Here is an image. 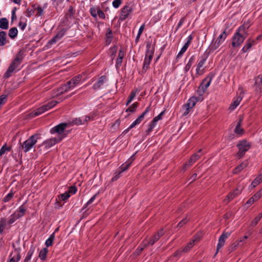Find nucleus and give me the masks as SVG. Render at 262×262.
I'll return each instance as SVG.
<instances>
[{"label":"nucleus","instance_id":"1","mask_svg":"<svg viewBox=\"0 0 262 262\" xmlns=\"http://www.w3.org/2000/svg\"><path fill=\"white\" fill-rule=\"evenodd\" d=\"M25 54L23 50H20L16 55L14 59L12 61L8 70L4 74L5 78H8L15 71L20 70V66L24 58Z\"/></svg>","mask_w":262,"mask_h":262},{"label":"nucleus","instance_id":"2","mask_svg":"<svg viewBox=\"0 0 262 262\" xmlns=\"http://www.w3.org/2000/svg\"><path fill=\"white\" fill-rule=\"evenodd\" d=\"M38 138V135L34 134L30 136L27 140L23 143L21 147L25 152L29 151L36 144Z\"/></svg>","mask_w":262,"mask_h":262},{"label":"nucleus","instance_id":"3","mask_svg":"<svg viewBox=\"0 0 262 262\" xmlns=\"http://www.w3.org/2000/svg\"><path fill=\"white\" fill-rule=\"evenodd\" d=\"M238 148V151L236 154V156L238 159H241L244 156L246 151H247L251 147V144L246 140L241 141L237 145Z\"/></svg>","mask_w":262,"mask_h":262},{"label":"nucleus","instance_id":"4","mask_svg":"<svg viewBox=\"0 0 262 262\" xmlns=\"http://www.w3.org/2000/svg\"><path fill=\"white\" fill-rule=\"evenodd\" d=\"M59 102L57 101L52 100L48 103L41 106L40 107H38L37 109L35 110L33 112L32 116L34 117L37 116L46 111L49 110V109L54 107L56 104H57Z\"/></svg>","mask_w":262,"mask_h":262},{"label":"nucleus","instance_id":"5","mask_svg":"<svg viewBox=\"0 0 262 262\" xmlns=\"http://www.w3.org/2000/svg\"><path fill=\"white\" fill-rule=\"evenodd\" d=\"M247 36L239 32L236 30L232 38V46L233 47L237 48L239 47L246 38Z\"/></svg>","mask_w":262,"mask_h":262},{"label":"nucleus","instance_id":"6","mask_svg":"<svg viewBox=\"0 0 262 262\" xmlns=\"http://www.w3.org/2000/svg\"><path fill=\"white\" fill-rule=\"evenodd\" d=\"M164 234V232L163 231V229H161L156 234L152 236L149 240H144L142 242V245H143L144 247L153 245L161 237L163 236Z\"/></svg>","mask_w":262,"mask_h":262},{"label":"nucleus","instance_id":"7","mask_svg":"<svg viewBox=\"0 0 262 262\" xmlns=\"http://www.w3.org/2000/svg\"><path fill=\"white\" fill-rule=\"evenodd\" d=\"M202 149H199L196 153L192 155L190 158L189 160L186 162L183 166L184 170H186L189 167L191 166L195 161L198 160L202 156L201 154Z\"/></svg>","mask_w":262,"mask_h":262},{"label":"nucleus","instance_id":"8","mask_svg":"<svg viewBox=\"0 0 262 262\" xmlns=\"http://www.w3.org/2000/svg\"><path fill=\"white\" fill-rule=\"evenodd\" d=\"M150 111H151L150 105L146 108L145 111L143 112L142 114L135 121H134L129 127L125 129L123 133H127L130 129L135 127L137 124L140 123V122L143 120L145 115Z\"/></svg>","mask_w":262,"mask_h":262},{"label":"nucleus","instance_id":"9","mask_svg":"<svg viewBox=\"0 0 262 262\" xmlns=\"http://www.w3.org/2000/svg\"><path fill=\"white\" fill-rule=\"evenodd\" d=\"M67 126L68 123H62L52 128L50 132L51 134L58 133L59 135L58 137H63V138L65 136H63L62 133H63L65 128Z\"/></svg>","mask_w":262,"mask_h":262},{"label":"nucleus","instance_id":"10","mask_svg":"<svg viewBox=\"0 0 262 262\" xmlns=\"http://www.w3.org/2000/svg\"><path fill=\"white\" fill-rule=\"evenodd\" d=\"M201 100L200 97H191L188 101L187 104L185 105L186 107V111L184 113V115H187L190 110L192 108V107L195 105L196 103Z\"/></svg>","mask_w":262,"mask_h":262},{"label":"nucleus","instance_id":"11","mask_svg":"<svg viewBox=\"0 0 262 262\" xmlns=\"http://www.w3.org/2000/svg\"><path fill=\"white\" fill-rule=\"evenodd\" d=\"M230 233L223 232V234L220 236L219 239V243L217 245L216 252L214 256L218 253L220 249H221L224 245L226 239L230 236Z\"/></svg>","mask_w":262,"mask_h":262},{"label":"nucleus","instance_id":"12","mask_svg":"<svg viewBox=\"0 0 262 262\" xmlns=\"http://www.w3.org/2000/svg\"><path fill=\"white\" fill-rule=\"evenodd\" d=\"M62 139L63 137H58L57 138L49 139L44 141L42 145L45 146L46 148H49L55 145L56 143L60 142Z\"/></svg>","mask_w":262,"mask_h":262},{"label":"nucleus","instance_id":"13","mask_svg":"<svg viewBox=\"0 0 262 262\" xmlns=\"http://www.w3.org/2000/svg\"><path fill=\"white\" fill-rule=\"evenodd\" d=\"M132 7L129 5L125 6L121 10L119 19L121 20H125L132 12Z\"/></svg>","mask_w":262,"mask_h":262},{"label":"nucleus","instance_id":"14","mask_svg":"<svg viewBox=\"0 0 262 262\" xmlns=\"http://www.w3.org/2000/svg\"><path fill=\"white\" fill-rule=\"evenodd\" d=\"M107 78L106 76L103 75L101 76L98 78V81L94 84L93 85V89L94 90H97L100 89L102 88V86L104 84V83L106 81Z\"/></svg>","mask_w":262,"mask_h":262},{"label":"nucleus","instance_id":"15","mask_svg":"<svg viewBox=\"0 0 262 262\" xmlns=\"http://www.w3.org/2000/svg\"><path fill=\"white\" fill-rule=\"evenodd\" d=\"M66 30L62 29L59 31L56 35L48 42V44L52 45L60 39L65 34Z\"/></svg>","mask_w":262,"mask_h":262},{"label":"nucleus","instance_id":"16","mask_svg":"<svg viewBox=\"0 0 262 262\" xmlns=\"http://www.w3.org/2000/svg\"><path fill=\"white\" fill-rule=\"evenodd\" d=\"M251 26V23L250 21H247L246 22H244L243 25L241 26H240L237 30V31L239 32H241L245 35L246 36H248V29L250 28Z\"/></svg>","mask_w":262,"mask_h":262},{"label":"nucleus","instance_id":"17","mask_svg":"<svg viewBox=\"0 0 262 262\" xmlns=\"http://www.w3.org/2000/svg\"><path fill=\"white\" fill-rule=\"evenodd\" d=\"M243 97V94L241 93L239 96L234 98L233 102L230 104L229 109L230 111L234 110L239 104Z\"/></svg>","mask_w":262,"mask_h":262},{"label":"nucleus","instance_id":"18","mask_svg":"<svg viewBox=\"0 0 262 262\" xmlns=\"http://www.w3.org/2000/svg\"><path fill=\"white\" fill-rule=\"evenodd\" d=\"M241 192V190L238 188H236L233 192L228 194L226 198L224 200L225 202H229L230 201L233 200L236 196H237Z\"/></svg>","mask_w":262,"mask_h":262},{"label":"nucleus","instance_id":"19","mask_svg":"<svg viewBox=\"0 0 262 262\" xmlns=\"http://www.w3.org/2000/svg\"><path fill=\"white\" fill-rule=\"evenodd\" d=\"M133 157V156H132L127 161H126L125 163L123 164L118 169L120 170V173H122V172L125 171L128 169L134 160V159Z\"/></svg>","mask_w":262,"mask_h":262},{"label":"nucleus","instance_id":"20","mask_svg":"<svg viewBox=\"0 0 262 262\" xmlns=\"http://www.w3.org/2000/svg\"><path fill=\"white\" fill-rule=\"evenodd\" d=\"M255 43L256 41L255 40L250 38L248 39L246 41L245 45L242 48V51L244 53L247 52L251 48V47Z\"/></svg>","mask_w":262,"mask_h":262},{"label":"nucleus","instance_id":"21","mask_svg":"<svg viewBox=\"0 0 262 262\" xmlns=\"http://www.w3.org/2000/svg\"><path fill=\"white\" fill-rule=\"evenodd\" d=\"M146 48L147 50L145 58L149 59L151 61L153 57L154 49L153 48H151V45L150 43H148L146 45Z\"/></svg>","mask_w":262,"mask_h":262},{"label":"nucleus","instance_id":"22","mask_svg":"<svg viewBox=\"0 0 262 262\" xmlns=\"http://www.w3.org/2000/svg\"><path fill=\"white\" fill-rule=\"evenodd\" d=\"M75 86L72 85V81L70 80L68 81L66 84L63 85L60 88V93L62 94L63 92H67L69 90L74 88Z\"/></svg>","mask_w":262,"mask_h":262},{"label":"nucleus","instance_id":"23","mask_svg":"<svg viewBox=\"0 0 262 262\" xmlns=\"http://www.w3.org/2000/svg\"><path fill=\"white\" fill-rule=\"evenodd\" d=\"M13 255L8 262H18L21 258L20 253L18 251L15 250L11 256Z\"/></svg>","mask_w":262,"mask_h":262},{"label":"nucleus","instance_id":"24","mask_svg":"<svg viewBox=\"0 0 262 262\" xmlns=\"http://www.w3.org/2000/svg\"><path fill=\"white\" fill-rule=\"evenodd\" d=\"M255 86L256 90L258 92L262 91V75H259L255 79Z\"/></svg>","mask_w":262,"mask_h":262},{"label":"nucleus","instance_id":"25","mask_svg":"<svg viewBox=\"0 0 262 262\" xmlns=\"http://www.w3.org/2000/svg\"><path fill=\"white\" fill-rule=\"evenodd\" d=\"M212 79V77L211 76L207 77L203 80L200 86L206 90L207 88L210 85Z\"/></svg>","mask_w":262,"mask_h":262},{"label":"nucleus","instance_id":"26","mask_svg":"<svg viewBox=\"0 0 262 262\" xmlns=\"http://www.w3.org/2000/svg\"><path fill=\"white\" fill-rule=\"evenodd\" d=\"M248 165V162L247 161H245L241 163L239 165H238L235 168H234L233 170V173L234 174H236L241 171L243 169L246 168Z\"/></svg>","mask_w":262,"mask_h":262},{"label":"nucleus","instance_id":"27","mask_svg":"<svg viewBox=\"0 0 262 262\" xmlns=\"http://www.w3.org/2000/svg\"><path fill=\"white\" fill-rule=\"evenodd\" d=\"M124 56V52L123 49H120L116 60V66H120Z\"/></svg>","mask_w":262,"mask_h":262},{"label":"nucleus","instance_id":"28","mask_svg":"<svg viewBox=\"0 0 262 262\" xmlns=\"http://www.w3.org/2000/svg\"><path fill=\"white\" fill-rule=\"evenodd\" d=\"M7 34L5 31L0 32V46H4L7 43Z\"/></svg>","mask_w":262,"mask_h":262},{"label":"nucleus","instance_id":"29","mask_svg":"<svg viewBox=\"0 0 262 262\" xmlns=\"http://www.w3.org/2000/svg\"><path fill=\"white\" fill-rule=\"evenodd\" d=\"M75 13V10H74L73 6H70L69 8L68 11L66 14V17L67 19L68 20L69 18L72 19L74 18V15Z\"/></svg>","mask_w":262,"mask_h":262},{"label":"nucleus","instance_id":"30","mask_svg":"<svg viewBox=\"0 0 262 262\" xmlns=\"http://www.w3.org/2000/svg\"><path fill=\"white\" fill-rule=\"evenodd\" d=\"M198 240V238L197 237H195L192 241L188 243L187 245L185 246V247L183 249V252H188L190 249V248H191L193 246L194 243Z\"/></svg>","mask_w":262,"mask_h":262},{"label":"nucleus","instance_id":"31","mask_svg":"<svg viewBox=\"0 0 262 262\" xmlns=\"http://www.w3.org/2000/svg\"><path fill=\"white\" fill-rule=\"evenodd\" d=\"M9 27V22L6 18H2L0 19V28L6 30Z\"/></svg>","mask_w":262,"mask_h":262},{"label":"nucleus","instance_id":"32","mask_svg":"<svg viewBox=\"0 0 262 262\" xmlns=\"http://www.w3.org/2000/svg\"><path fill=\"white\" fill-rule=\"evenodd\" d=\"M35 248L31 247L27 252V255L24 259V262H30L31 257L34 252Z\"/></svg>","mask_w":262,"mask_h":262},{"label":"nucleus","instance_id":"33","mask_svg":"<svg viewBox=\"0 0 262 262\" xmlns=\"http://www.w3.org/2000/svg\"><path fill=\"white\" fill-rule=\"evenodd\" d=\"M227 36V33L226 31L224 30L223 33L219 35L215 41L221 45L222 42H224Z\"/></svg>","mask_w":262,"mask_h":262},{"label":"nucleus","instance_id":"34","mask_svg":"<svg viewBox=\"0 0 262 262\" xmlns=\"http://www.w3.org/2000/svg\"><path fill=\"white\" fill-rule=\"evenodd\" d=\"M17 33H18V30H17V28L16 27H13V28H11L9 30L8 35L11 38L14 39L17 35Z\"/></svg>","mask_w":262,"mask_h":262},{"label":"nucleus","instance_id":"35","mask_svg":"<svg viewBox=\"0 0 262 262\" xmlns=\"http://www.w3.org/2000/svg\"><path fill=\"white\" fill-rule=\"evenodd\" d=\"M158 120L155 117L152 120L151 122L148 125V128L146 130L147 134H149L156 126L157 122Z\"/></svg>","mask_w":262,"mask_h":262},{"label":"nucleus","instance_id":"36","mask_svg":"<svg viewBox=\"0 0 262 262\" xmlns=\"http://www.w3.org/2000/svg\"><path fill=\"white\" fill-rule=\"evenodd\" d=\"M47 4H45L43 6V8H41L40 6L37 5L36 7V5H34L33 6V7H34V10H36L37 11V14H36V15L37 16H41L43 14V8H45L47 7Z\"/></svg>","mask_w":262,"mask_h":262},{"label":"nucleus","instance_id":"37","mask_svg":"<svg viewBox=\"0 0 262 262\" xmlns=\"http://www.w3.org/2000/svg\"><path fill=\"white\" fill-rule=\"evenodd\" d=\"M195 60L194 56H192L184 68L185 71L187 72L190 69Z\"/></svg>","mask_w":262,"mask_h":262},{"label":"nucleus","instance_id":"38","mask_svg":"<svg viewBox=\"0 0 262 262\" xmlns=\"http://www.w3.org/2000/svg\"><path fill=\"white\" fill-rule=\"evenodd\" d=\"M262 218V213H259L251 222L250 226L252 227H255L258 222Z\"/></svg>","mask_w":262,"mask_h":262},{"label":"nucleus","instance_id":"39","mask_svg":"<svg viewBox=\"0 0 262 262\" xmlns=\"http://www.w3.org/2000/svg\"><path fill=\"white\" fill-rule=\"evenodd\" d=\"M220 45H221L216 41H215L214 42H213V41H212L209 47L208 50L209 52H213L215 51L216 49H217L220 47Z\"/></svg>","mask_w":262,"mask_h":262},{"label":"nucleus","instance_id":"40","mask_svg":"<svg viewBox=\"0 0 262 262\" xmlns=\"http://www.w3.org/2000/svg\"><path fill=\"white\" fill-rule=\"evenodd\" d=\"M48 252V250L47 248H45L41 249L39 253V257L41 260H45L47 256V254Z\"/></svg>","mask_w":262,"mask_h":262},{"label":"nucleus","instance_id":"41","mask_svg":"<svg viewBox=\"0 0 262 262\" xmlns=\"http://www.w3.org/2000/svg\"><path fill=\"white\" fill-rule=\"evenodd\" d=\"M99 8L100 7L99 6H96V7H93L90 8V12L91 15L93 17H94V18L97 17V15H98L97 13H98Z\"/></svg>","mask_w":262,"mask_h":262},{"label":"nucleus","instance_id":"42","mask_svg":"<svg viewBox=\"0 0 262 262\" xmlns=\"http://www.w3.org/2000/svg\"><path fill=\"white\" fill-rule=\"evenodd\" d=\"M20 217V216L16 215V213H14L13 214H12L10 216V219L8 221V224L9 225H11L12 224H13L17 219H19Z\"/></svg>","mask_w":262,"mask_h":262},{"label":"nucleus","instance_id":"43","mask_svg":"<svg viewBox=\"0 0 262 262\" xmlns=\"http://www.w3.org/2000/svg\"><path fill=\"white\" fill-rule=\"evenodd\" d=\"M55 238V234L54 233H53L50 235V237L48 239L46 240L45 244L47 247H49L52 245L53 242Z\"/></svg>","mask_w":262,"mask_h":262},{"label":"nucleus","instance_id":"44","mask_svg":"<svg viewBox=\"0 0 262 262\" xmlns=\"http://www.w3.org/2000/svg\"><path fill=\"white\" fill-rule=\"evenodd\" d=\"M81 76L80 75H77L74 78H73L71 80L72 82V85L76 86L81 81Z\"/></svg>","mask_w":262,"mask_h":262},{"label":"nucleus","instance_id":"45","mask_svg":"<svg viewBox=\"0 0 262 262\" xmlns=\"http://www.w3.org/2000/svg\"><path fill=\"white\" fill-rule=\"evenodd\" d=\"M205 61H206V58H203L199 62V63L197 65L196 69V72L197 74H200V71L201 70V68L203 67V66L205 62Z\"/></svg>","mask_w":262,"mask_h":262},{"label":"nucleus","instance_id":"46","mask_svg":"<svg viewBox=\"0 0 262 262\" xmlns=\"http://www.w3.org/2000/svg\"><path fill=\"white\" fill-rule=\"evenodd\" d=\"M138 105V103H137V102L133 103L130 106H129L128 108H127L126 110V112H129L131 113L135 112L137 108Z\"/></svg>","mask_w":262,"mask_h":262},{"label":"nucleus","instance_id":"47","mask_svg":"<svg viewBox=\"0 0 262 262\" xmlns=\"http://www.w3.org/2000/svg\"><path fill=\"white\" fill-rule=\"evenodd\" d=\"M11 147H8L6 144L3 145L0 149V156L4 155L6 151H9L11 150Z\"/></svg>","mask_w":262,"mask_h":262},{"label":"nucleus","instance_id":"48","mask_svg":"<svg viewBox=\"0 0 262 262\" xmlns=\"http://www.w3.org/2000/svg\"><path fill=\"white\" fill-rule=\"evenodd\" d=\"M26 212L25 208L21 205L19 208V210L15 212L14 213H16V215L20 216V217L23 216Z\"/></svg>","mask_w":262,"mask_h":262},{"label":"nucleus","instance_id":"49","mask_svg":"<svg viewBox=\"0 0 262 262\" xmlns=\"http://www.w3.org/2000/svg\"><path fill=\"white\" fill-rule=\"evenodd\" d=\"M261 181H262L261 178L260 177H258L255 179L254 180V181L251 183V186L253 188H254L256 186H257L258 184H259Z\"/></svg>","mask_w":262,"mask_h":262},{"label":"nucleus","instance_id":"50","mask_svg":"<svg viewBox=\"0 0 262 262\" xmlns=\"http://www.w3.org/2000/svg\"><path fill=\"white\" fill-rule=\"evenodd\" d=\"M190 219L186 216L185 218H184L182 221H181L177 225V227L181 228L184 225L187 224V223L189 221Z\"/></svg>","mask_w":262,"mask_h":262},{"label":"nucleus","instance_id":"51","mask_svg":"<svg viewBox=\"0 0 262 262\" xmlns=\"http://www.w3.org/2000/svg\"><path fill=\"white\" fill-rule=\"evenodd\" d=\"M84 123V121H82V118H75L72 122V124L80 125Z\"/></svg>","mask_w":262,"mask_h":262},{"label":"nucleus","instance_id":"52","mask_svg":"<svg viewBox=\"0 0 262 262\" xmlns=\"http://www.w3.org/2000/svg\"><path fill=\"white\" fill-rule=\"evenodd\" d=\"M112 30L109 29L108 30V32L106 34V41L108 43H110V42H111V41L112 40Z\"/></svg>","mask_w":262,"mask_h":262},{"label":"nucleus","instance_id":"53","mask_svg":"<svg viewBox=\"0 0 262 262\" xmlns=\"http://www.w3.org/2000/svg\"><path fill=\"white\" fill-rule=\"evenodd\" d=\"M136 94V91H132L130 93V94L128 97V100L126 103V105H128L132 102V101L133 100V99L135 97Z\"/></svg>","mask_w":262,"mask_h":262},{"label":"nucleus","instance_id":"54","mask_svg":"<svg viewBox=\"0 0 262 262\" xmlns=\"http://www.w3.org/2000/svg\"><path fill=\"white\" fill-rule=\"evenodd\" d=\"M235 133L238 134L242 135L243 133V129L241 127L240 122H238L234 130Z\"/></svg>","mask_w":262,"mask_h":262},{"label":"nucleus","instance_id":"55","mask_svg":"<svg viewBox=\"0 0 262 262\" xmlns=\"http://www.w3.org/2000/svg\"><path fill=\"white\" fill-rule=\"evenodd\" d=\"M150 61H151L149 60V59H147L146 58L144 59L143 66V70H144L145 71H146L148 69L149 66L150 64Z\"/></svg>","mask_w":262,"mask_h":262},{"label":"nucleus","instance_id":"56","mask_svg":"<svg viewBox=\"0 0 262 262\" xmlns=\"http://www.w3.org/2000/svg\"><path fill=\"white\" fill-rule=\"evenodd\" d=\"M205 91L206 90L203 89V87L201 86L200 85L198 88V89L197 90V94L199 96V97L201 98V99H202L201 97H202Z\"/></svg>","mask_w":262,"mask_h":262},{"label":"nucleus","instance_id":"57","mask_svg":"<svg viewBox=\"0 0 262 262\" xmlns=\"http://www.w3.org/2000/svg\"><path fill=\"white\" fill-rule=\"evenodd\" d=\"M243 242V240L239 239L235 243H234L230 247L231 251H233L238 246L240 245V243Z\"/></svg>","mask_w":262,"mask_h":262},{"label":"nucleus","instance_id":"58","mask_svg":"<svg viewBox=\"0 0 262 262\" xmlns=\"http://www.w3.org/2000/svg\"><path fill=\"white\" fill-rule=\"evenodd\" d=\"M13 195H14L13 192H10L4 198L3 202H8L13 198Z\"/></svg>","mask_w":262,"mask_h":262},{"label":"nucleus","instance_id":"59","mask_svg":"<svg viewBox=\"0 0 262 262\" xmlns=\"http://www.w3.org/2000/svg\"><path fill=\"white\" fill-rule=\"evenodd\" d=\"M255 200H258L262 196V188L253 195Z\"/></svg>","mask_w":262,"mask_h":262},{"label":"nucleus","instance_id":"60","mask_svg":"<svg viewBox=\"0 0 262 262\" xmlns=\"http://www.w3.org/2000/svg\"><path fill=\"white\" fill-rule=\"evenodd\" d=\"M122 4L121 0H114L113 2L112 5L115 8H118Z\"/></svg>","mask_w":262,"mask_h":262},{"label":"nucleus","instance_id":"61","mask_svg":"<svg viewBox=\"0 0 262 262\" xmlns=\"http://www.w3.org/2000/svg\"><path fill=\"white\" fill-rule=\"evenodd\" d=\"M192 38H193V37L191 35H190L187 37V40L186 42L185 43V45H184V47H185L186 49H188V47L189 46V45L191 42Z\"/></svg>","mask_w":262,"mask_h":262},{"label":"nucleus","instance_id":"62","mask_svg":"<svg viewBox=\"0 0 262 262\" xmlns=\"http://www.w3.org/2000/svg\"><path fill=\"white\" fill-rule=\"evenodd\" d=\"M70 196V194H69V192H64V193H63V194H61V195H60V199H61L62 201H66V200H67L68 199H69Z\"/></svg>","mask_w":262,"mask_h":262},{"label":"nucleus","instance_id":"63","mask_svg":"<svg viewBox=\"0 0 262 262\" xmlns=\"http://www.w3.org/2000/svg\"><path fill=\"white\" fill-rule=\"evenodd\" d=\"M8 224V222H6V220L5 218H1L0 220V226L2 228H4L6 227Z\"/></svg>","mask_w":262,"mask_h":262},{"label":"nucleus","instance_id":"64","mask_svg":"<svg viewBox=\"0 0 262 262\" xmlns=\"http://www.w3.org/2000/svg\"><path fill=\"white\" fill-rule=\"evenodd\" d=\"M96 194L94 195V196H93L90 200L89 201L85 204V205H84V207L83 208V209H84V208H85L86 207H88L90 204H91V203H92L96 199Z\"/></svg>","mask_w":262,"mask_h":262}]
</instances>
